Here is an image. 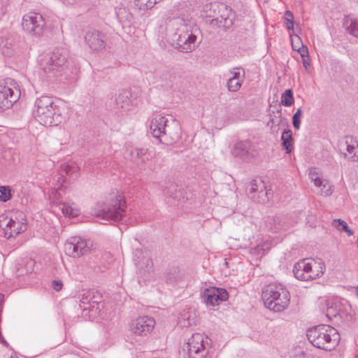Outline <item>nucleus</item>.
<instances>
[{
    "label": "nucleus",
    "mask_w": 358,
    "mask_h": 358,
    "mask_svg": "<svg viewBox=\"0 0 358 358\" xmlns=\"http://www.w3.org/2000/svg\"><path fill=\"white\" fill-rule=\"evenodd\" d=\"M45 27V20L40 13L30 12L22 17V29L31 36L41 37L43 34Z\"/></svg>",
    "instance_id": "8"
},
{
    "label": "nucleus",
    "mask_w": 358,
    "mask_h": 358,
    "mask_svg": "<svg viewBox=\"0 0 358 358\" xmlns=\"http://www.w3.org/2000/svg\"><path fill=\"white\" fill-rule=\"evenodd\" d=\"M79 308L83 310L85 317H87L88 313L95 315L99 308L97 301L92 300L90 292L82 296L80 299Z\"/></svg>",
    "instance_id": "25"
},
{
    "label": "nucleus",
    "mask_w": 358,
    "mask_h": 358,
    "mask_svg": "<svg viewBox=\"0 0 358 358\" xmlns=\"http://www.w3.org/2000/svg\"><path fill=\"white\" fill-rule=\"evenodd\" d=\"M58 181L71 182L79 176V168L75 164H62L59 171Z\"/></svg>",
    "instance_id": "20"
},
{
    "label": "nucleus",
    "mask_w": 358,
    "mask_h": 358,
    "mask_svg": "<svg viewBox=\"0 0 358 358\" xmlns=\"http://www.w3.org/2000/svg\"><path fill=\"white\" fill-rule=\"evenodd\" d=\"M126 208V201L122 194L113 192L108 201L103 203L96 215L108 221L118 222L122 219Z\"/></svg>",
    "instance_id": "6"
},
{
    "label": "nucleus",
    "mask_w": 358,
    "mask_h": 358,
    "mask_svg": "<svg viewBox=\"0 0 358 358\" xmlns=\"http://www.w3.org/2000/svg\"><path fill=\"white\" fill-rule=\"evenodd\" d=\"M208 337L196 333L189 338L187 343L183 347V351L186 352L188 358H205L208 354V350L206 346Z\"/></svg>",
    "instance_id": "10"
},
{
    "label": "nucleus",
    "mask_w": 358,
    "mask_h": 358,
    "mask_svg": "<svg viewBox=\"0 0 358 358\" xmlns=\"http://www.w3.org/2000/svg\"><path fill=\"white\" fill-rule=\"evenodd\" d=\"M173 79L174 76L166 66H160L156 68L153 72V82L160 85H168L173 81Z\"/></svg>",
    "instance_id": "23"
},
{
    "label": "nucleus",
    "mask_w": 358,
    "mask_h": 358,
    "mask_svg": "<svg viewBox=\"0 0 358 358\" xmlns=\"http://www.w3.org/2000/svg\"><path fill=\"white\" fill-rule=\"evenodd\" d=\"M294 39H296V41L297 42H300V41H301L300 38H299L298 36H296H296H294Z\"/></svg>",
    "instance_id": "51"
},
{
    "label": "nucleus",
    "mask_w": 358,
    "mask_h": 358,
    "mask_svg": "<svg viewBox=\"0 0 358 358\" xmlns=\"http://www.w3.org/2000/svg\"><path fill=\"white\" fill-rule=\"evenodd\" d=\"M346 150L348 152V155L346 153L343 154V157L345 159L352 162L358 161V142L352 141V138L350 139V141H346Z\"/></svg>",
    "instance_id": "27"
},
{
    "label": "nucleus",
    "mask_w": 358,
    "mask_h": 358,
    "mask_svg": "<svg viewBox=\"0 0 358 358\" xmlns=\"http://www.w3.org/2000/svg\"><path fill=\"white\" fill-rule=\"evenodd\" d=\"M232 155L235 157L243 160H249L255 157V148L250 141H241L236 143L233 147Z\"/></svg>",
    "instance_id": "16"
},
{
    "label": "nucleus",
    "mask_w": 358,
    "mask_h": 358,
    "mask_svg": "<svg viewBox=\"0 0 358 358\" xmlns=\"http://www.w3.org/2000/svg\"><path fill=\"white\" fill-rule=\"evenodd\" d=\"M310 264L314 272L316 273L315 275L320 278L324 274L326 269L324 262L321 259L317 260L312 259Z\"/></svg>",
    "instance_id": "32"
},
{
    "label": "nucleus",
    "mask_w": 358,
    "mask_h": 358,
    "mask_svg": "<svg viewBox=\"0 0 358 358\" xmlns=\"http://www.w3.org/2000/svg\"><path fill=\"white\" fill-rule=\"evenodd\" d=\"M202 301L207 306H215L229 298V294L225 289L211 287L206 289L201 294Z\"/></svg>",
    "instance_id": "14"
},
{
    "label": "nucleus",
    "mask_w": 358,
    "mask_h": 358,
    "mask_svg": "<svg viewBox=\"0 0 358 358\" xmlns=\"http://www.w3.org/2000/svg\"><path fill=\"white\" fill-rule=\"evenodd\" d=\"M20 92L17 87L14 89L8 85V83H0V109L9 108L20 98Z\"/></svg>",
    "instance_id": "15"
},
{
    "label": "nucleus",
    "mask_w": 358,
    "mask_h": 358,
    "mask_svg": "<svg viewBox=\"0 0 358 358\" xmlns=\"http://www.w3.org/2000/svg\"><path fill=\"white\" fill-rule=\"evenodd\" d=\"M12 198L11 189L8 186H0V201L6 202Z\"/></svg>",
    "instance_id": "37"
},
{
    "label": "nucleus",
    "mask_w": 358,
    "mask_h": 358,
    "mask_svg": "<svg viewBox=\"0 0 358 358\" xmlns=\"http://www.w3.org/2000/svg\"><path fill=\"white\" fill-rule=\"evenodd\" d=\"M355 294L358 297V287L355 288Z\"/></svg>",
    "instance_id": "50"
},
{
    "label": "nucleus",
    "mask_w": 358,
    "mask_h": 358,
    "mask_svg": "<svg viewBox=\"0 0 358 358\" xmlns=\"http://www.w3.org/2000/svg\"><path fill=\"white\" fill-rule=\"evenodd\" d=\"M168 29L176 49L182 52H190L195 50L197 37L193 34L192 24L189 18L173 17L169 20Z\"/></svg>",
    "instance_id": "1"
},
{
    "label": "nucleus",
    "mask_w": 358,
    "mask_h": 358,
    "mask_svg": "<svg viewBox=\"0 0 358 358\" xmlns=\"http://www.w3.org/2000/svg\"><path fill=\"white\" fill-rule=\"evenodd\" d=\"M10 358H17V357H11Z\"/></svg>",
    "instance_id": "57"
},
{
    "label": "nucleus",
    "mask_w": 358,
    "mask_h": 358,
    "mask_svg": "<svg viewBox=\"0 0 358 358\" xmlns=\"http://www.w3.org/2000/svg\"><path fill=\"white\" fill-rule=\"evenodd\" d=\"M303 66L307 69L308 66H309V62H307L306 59H303Z\"/></svg>",
    "instance_id": "48"
},
{
    "label": "nucleus",
    "mask_w": 358,
    "mask_h": 358,
    "mask_svg": "<svg viewBox=\"0 0 358 358\" xmlns=\"http://www.w3.org/2000/svg\"><path fill=\"white\" fill-rule=\"evenodd\" d=\"M208 12H209V13H211L212 15H217V16H219V14H218V12L216 11L215 13H214L213 11V10H211L210 11L209 10H208Z\"/></svg>",
    "instance_id": "49"
},
{
    "label": "nucleus",
    "mask_w": 358,
    "mask_h": 358,
    "mask_svg": "<svg viewBox=\"0 0 358 358\" xmlns=\"http://www.w3.org/2000/svg\"><path fill=\"white\" fill-rule=\"evenodd\" d=\"M246 193L255 202L265 203L268 201V192L264 182L260 179L251 180L246 187Z\"/></svg>",
    "instance_id": "12"
},
{
    "label": "nucleus",
    "mask_w": 358,
    "mask_h": 358,
    "mask_svg": "<svg viewBox=\"0 0 358 358\" xmlns=\"http://www.w3.org/2000/svg\"><path fill=\"white\" fill-rule=\"evenodd\" d=\"M171 187L175 188V185H171Z\"/></svg>",
    "instance_id": "53"
},
{
    "label": "nucleus",
    "mask_w": 358,
    "mask_h": 358,
    "mask_svg": "<svg viewBox=\"0 0 358 358\" xmlns=\"http://www.w3.org/2000/svg\"><path fill=\"white\" fill-rule=\"evenodd\" d=\"M332 192V185L327 180H325L321 187V194L327 196L331 195Z\"/></svg>",
    "instance_id": "41"
},
{
    "label": "nucleus",
    "mask_w": 358,
    "mask_h": 358,
    "mask_svg": "<svg viewBox=\"0 0 358 358\" xmlns=\"http://www.w3.org/2000/svg\"><path fill=\"white\" fill-rule=\"evenodd\" d=\"M257 249L258 250H260V247H259V245H258V246H257Z\"/></svg>",
    "instance_id": "55"
},
{
    "label": "nucleus",
    "mask_w": 358,
    "mask_h": 358,
    "mask_svg": "<svg viewBox=\"0 0 358 358\" xmlns=\"http://www.w3.org/2000/svg\"><path fill=\"white\" fill-rule=\"evenodd\" d=\"M208 10L210 11L213 10L214 13L217 11L219 14V16L212 15L211 13L206 15L212 18L211 24H217L218 27H222L224 29H229L233 25L235 15L229 6L224 3L213 2L205 6L204 10L208 13Z\"/></svg>",
    "instance_id": "7"
},
{
    "label": "nucleus",
    "mask_w": 358,
    "mask_h": 358,
    "mask_svg": "<svg viewBox=\"0 0 358 358\" xmlns=\"http://www.w3.org/2000/svg\"><path fill=\"white\" fill-rule=\"evenodd\" d=\"M3 225V221L1 220H0V227H2Z\"/></svg>",
    "instance_id": "52"
},
{
    "label": "nucleus",
    "mask_w": 358,
    "mask_h": 358,
    "mask_svg": "<svg viewBox=\"0 0 358 358\" xmlns=\"http://www.w3.org/2000/svg\"><path fill=\"white\" fill-rule=\"evenodd\" d=\"M292 224L287 218L281 215L268 216L265 220V227L273 233L285 231Z\"/></svg>",
    "instance_id": "17"
},
{
    "label": "nucleus",
    "mask_w": 358,
    "mask_h": 358,
    "mask_svg": "<svg viewBox=\"0 0 358 358\" xmlns=\"http://www.w3.org/2000/svg\"><path fill=\"white\" fill-rule=\"evenodd\" d=\"M285 18L286 20L287 28V29H294V16L290 10H287L285 13Z\"/></svg>",
    "instance_id": "42"
},
{
    "label": "nucleus",
    "mask_w": 358,
    "mask_h": 358,
    "mask_svg": "<svg viewBox=\"0 0 358 358\" xmlns=\"http://www.w3.org/2000/svg\"><path fill=\"white\" fill-rule=\"evenodd\" d=\"M282 145L286 150V153H290L292 150V132L289 129H285L281 135Z\"/></svg>",
    "instance_id": "28"
},
{
    "label": "nucleus",
    "mask_w": 358,
    "mask_h": 358,
    "mask_svg": "<svg viewBox=\"0 0 358 358\" xmlns=\"http://www.w3.org/2000/svg\"><path fill=\"white\" fill-rule=\"evenodd\" d=\"M296 44H298V45H295L294 44V38L293 37H292V48L294 50H297V51H299V49H300V42H296Z\"/></svg>",
    "instance_id": "47"
},
{
    "label": "nucleus",
    "mask_w": 358,
    "mask_h": 358,
    "mask_svg": "<svg viewBox=\"0 0 358 358\" xmlns=\"http://www.w3.org/2000/svg\"><path fill=\"white\" fill-rule=\"evenodd\" d=\"M262 297L265 307L273 312H282L290 303V294L281 284H270L262 289Z\"/></svg>",
    "instance_id": "3"
},
{
    "label": "nucleus",
    "mask_w": 358,
    "mask_h": 358,
    "mask_svg": "<svg viewBox=\"0 0 358 358\" xmlns=\"http://www.w3.org/2000/svg\"><path fill=\"white\" fill-rule=\"evenodd\" d=\"M303 110L301 108H298L296 113L294 114L292 117V124L293 127L295 129L299 130L300 129L301 125V116L302 115Z\"/></svg>",
    "instance_id": "39"
},
{
    "label": "nucleus",
    "mask_w": 358,
    "mask_h": 358,
    "mask_svg": "<svg viewBox=\"0 0 358 358\" xmlns=\"http://www.w3.org/2000/svg\"><path fill=\"white\" fill-rule=\"evenodd\" d=\"M357 247H358V239H357Z\"/></svg>",
    "instance_id": "58"
},
{
    "label": "nucleus",
    "mask_w": 358,
    "mask_h": 358,
    "mask_svg": "<svg viewBox=\"0 0 358 358\" xmlns=\"http://www.w3.org/2000/svg\"><path fill=\"white\" fill-rule=\"evenodd\" d=\"M316 273L314 272V270L313 269V268H311V271H310L308 272V275H306V279L305 281H308V280H315V279H317V278H319V276H316Z\"/></svg>",
    "instance_id": "45"
},
{
    "label": "nucleus",
    "mask_w": 358,
    "mask_h": 358,
    "mask_svg": "<svg viewBox=\"0 0 358 358\" xmlns=\"http://www.w3.org/2000/svg\"><path fill=\"white\" fill-rule=\"evenodd\" d=\"M311 264L307 262L306 259H302L294 264L293 267V273L296 278L300 280H306V275L311 271Z\"/></svg>",
    "instance_id": "26"
},
{
    "label": "nucleus",
    "mask_w": 358,
    "mask_h": 358,
    "mask_svg": "<svg viewBox=\"0 0 358 358\" xmlns=\"http://www.w3.org/2000/svg\"><path fill=\"white\" fill-rule=\"evenodd\" d=\"M124 155L125 157H129L136 164H145L150 159V155L147 148H128L126 150Z\"/></svg>",
    "instance_id": "24"
},
{
    "label": "nucleus",
    "mask_w": 358,
    "mask_h": 358,
    "mask_svg": "<svg viewBox=\"0 0 358 358\" xmlns=\"http://www.w3.org/2000/svg\"><path fill=\"white\" fill-rule=\"evenodd\" d=\"M57 204H58V203H55V204L52 205V207H55V208H56V205H57Z\"/></svg>",
    "instance_id": "54"
},
{
    "label": "nucleus",
    "mask_w": 358,
    "mask_h": 358,
    "mask_svg": "<svg viewBox=\"0 0 358 358\" xmlns=\"http://www.w3.org/2000/svg\"><path fill=\"white\" fill-rule=\"evenodd\" d=\"M180 134L181 131L178 123L175 120H172L171 122L168 120L167 127L165 128L160 142L166 144H171L179 139Z\"/></svg>",
    "instance_id": "19"
},
{
    "label": "nucleus",
    "mask_w": 358,
    "mask_h": 358,
    "mask_svg": "<svg viewBox=\"0 0 358 358\" xmlns=\"http://www.w3.org/2000/svg\"><path fill=\"white\" fill-rule=\"evenodd\" d=\"M155 326V320L149 316L138 317L133 320L130 324L132 333L141 336H146L150 334Z\"/></svg>",
    "instance_id": "13"
},
{
    "label": "nucleus",
    "mask_w": 358,
    "mask_h": 358,
    "mask_svg": "<svg viewBox=\"0 0 358 358\" xmlns=\"http://www.w3.org/2000/svg\"><path fill=\"white\" fill-rule=\"evenodd\" d=\"M162 0H134V4L140 10H145L152 8Z\"/></svg>",
    "instance_id": "34"
},
{
    "label": "nucleus",
    "mask_w": 358,
    "mask_h": 358,
    "mask_svg": "<svg viewBox=\"0 0 358 358\" xmlns=\"http://www.w3.org/2000/svg\"><path fill=\"white\" fill-rule=\"evenodd\" d=\"M92 242L80 236L70 237L64 244V252L66 255L78 258L90 253Z\"/></svg>",
    "instance_id": "9"
},
{
    "label": "nucleus",
    "mask_w": 358,
    "mask_h": 358,
    "mask_svg": "<svg viewBox=\"0 0 358 358\" xmlns=\"http://www.w3.org/2000/svg\"><path fill=\"white\" fill-rule=\"evenodd\" d=\"M243 71V75L242 78H241V72L239 71L238 68H234L229 71L230 74L232 75L231 78H229L228 80H243L245 78V71L244 69H242Z\"/></svg>",
    "instance_id": "40"
},
{
    "label": "nucleus",
    "mask_w": 358,
    "mask_h": 358,
    "mask_svg": "<svg viewBox=\"0 0 358 358\" xmlns=\"http://www.w3.org/2000/svg\"><path fill=\"white\" fill-rule=\"evenodd\" d=\"M343 27L351 35L358 38V21L349 16L344 18Z\"/></svg>",
    "instance_id": "29"
},
{
    "label": "nucleus",
    "mask_w": 358,
    "mask_h": 358,
    "mask_svg": "<svg viewBox=\"0 0 358 358\" xmlns=\"http://www.w3.org/2000/svg\"><path fill=\"white\" fill-rule=\"evenodd\" d=\"M293 92L291 89L286 90L281 97V104L286 107H289L294 103Z\"/></svg>",
    "instance_id": "35"
},
{
    "label": "nucleus",
    "mask_w": 358,
    "mask_h": 358,
    "mask_svg": "<svg viewBox=\"0 0 358 358\" xmlns=\"http://www.w3.org/2000/svg\"><path fill=\"white\" fill-rule=\"evenodd\" d=\"M269 120L267 123V126L271 129H275L281 122V109H277L276 112L272 111L269 113Z\"/></svg>",
    "instance_id": "31"
},
{
    "label": "nucleus",
    "mask_w": 358,
    "mask_h": 358,
    "mask_svg": "<svg viewBox=\"0 0 358 358\" xmlns=\"http://www.w3.org/2000/svg\"><path fill=\"white\" fill-rule=\"evenodd\" d=\"M355 358H358V353L355 355Z\"/></svg>",
    "instance_id": "56"
},
{
    "label": "nucleus",
    "mask_w": 358,
    "mask_h": 358,
    "mask_svg": "<svg viewBox=\"0 0 358 358\" xmlns=\"http://www.w3.org/2000/svg\"><path fill=\"white\" fill-rule=\"evenodd\" d=\"M115 103L117 108L128 111L132 106L137 105L138 101L130 90H124L116 97Z\"/></svg>",
    "instance_id": "18"
},
{
    "label": "nucleus",
    "mask_w": 358,
    "mask_h": 358,
    "mask_svg": "<svg viewBox=\"0 0 358 358\" xmlns=\"http://www.w3.org/2000/svg\"><path fill=\"white\" fill-rule=\"evenodd\" d=\"M316 187H321L325 180H322L320 178H317L313 181Z\"/></svg>",
    "instance_id": "46"
},
{
    "label": "nucleus",
    "mask_w": 358,
    "mask_h": 358,
    "mask_svg": "<svg viewBox=\"0 0 358 358\" xmlns=\"http://www.w3.org/2000/svg\"><path fill=\"white\" fill-rule=\"evenodd\" d=\"M340 313V308L338 306L334 303H327V313L326 315L329 319H331L332 317H335L337 315H339Z\"/></svg>",
    "instance_id": "36"
},
{
    "label": "nucleus",
    "mask_w": 358,
    "mask_h": 358,
    "mask_svg": "<svg viewBox=\"0 0 358 358\" xmlns=\"http://www.w3.org/2000/svg\"><path fill=\"white\" fill-rule=\"evenodd\" d=\"M62 282L61 280H53L52 282V287L57 292L62 289Z\"/></svg>",
    "instance_id": "43"
},
{
    "label": "nucleus",
    "mask_w": 358,
    "mask_h": 358,
    "mask_svg": "<svg viewBox=\"0 0 358 358\" xmlns=\"http://www.w3.org/2000/svg\"><path fill=\"white\" fill-rule=\"evenodd\" d=\"M27 228V220L24 214L18 212L14 216L10 217L3 228L4 237L8 239L16 237L20 234L25 231Z\"/></svg>",
    "instance_id": "11"
},
{
    "label": "nucleus",
    "mask_w": 358,
    "mask_h": 358,
    "mask_svg": "<svg viewBox=\"0 0 358 358\" xmlns=\"http://www.w3.org/2000/svg\"><path fill=\"white\" fill-rule=\"evenodd\" d=\"M56 208H58L65 216L76 217L79 214L78 209L73 207L69 202L58 203Z\"/></svg>",
    "instance_id": "30"
},
{
    "label": "nucleus",
    "mask_w": 358,
    "mask_h": 358,
    "mask_svg": "<svg viewBox=\"0 0 358 358\" xmlns=\"http://www.w3.org/2000/svg\"><path fill=\"white\" fill-rule=\"evenodd\" d=\"M243 83V80H227V86L228 90L230 92H237L241 88Z\"/></svg>",
    "instance_id": "38"
},
{
    "label": "nucleus",
    "mask_w": 358,
    "mask_h": 358,
    "mask_svg": "<svg viewBox=\"0 0 358 358\" xmlns=\"http://www.w3.org/2000/svg\"><path fill=\"white\" fill-rule=\"evenodd\" d=\"M309 341L316 348L330 351L338 343L339 335L336 330L329 325H319L310 329L307 332Z\"/></svg>",
    "instance_id": "4"
},
{
    "label": "nucleus",
    "mask_w": 358,
    "mask_h": 358,
    "mask_svg": "<svg viewBox=\"0 0 358 358\" xmlns=\"http://www.w3.org/2000/svg\"><path fill=\"white\" fill-rule=\"evenodd\" d=\"M39 65L48 77H58L67 73L68 62L59 49L41 55Z\"/></svg>",
    "instance_id": "5"
},
{
    "label": "nucleus",
    "mask_w": 358,
    "mask_h": 358,
    "mask_svg": "<svg viewBox=\"0 0 358 358\" xmlns=\"http://www.w3.org/2000/svg\"><path fill=\"white\" fill-rule=\"evenodd\" d=\"M309 178L313 182L314 181V179H317V178H320L318 176L317 173L316 172V168H310L309 169Z\"/></svg>",
    "instance_id": "44"
},
{
    "label": "nucleus",
    "mask_w": 358,
    "mask_h": 358,
    "mask_svg": "<svg viewBox=\"0 0 358 358\" xmlns=\"http://www.w3.org/2000/svg\"><path fill=\"white\" fill-rule=\"evenodd\" d=\"M332 226L340 231H345L348 236H352L354 233L353 230L349 228L347 223L341 219L334 220Z\"/></svg>",
    "instance_id": "33"
},
{
    "label": "nucleus",
    "mask_w": 358,
    "mask_h": 358,
    "mask_svg": "<svg viewBox=\"0 0 358 358\" xmlns=\"http://www.w3.org/2000/svg\"><path fill=\"white\" fill-rule=\"evenodd\" d=\"M33 114L36 120L45 127L57 126L66 119L64 108L48 96H41L36 99Z\"/></svg>",
    "instance_id": "2"
},
{
    "label": "nucleus",
    "mask_w": 358,
    "mask_h": 358,
    "mask_svg": "<svg viewBox=\"0 0 358 358\" xmlns=\"http://www.w3.org/2000/svg\"><path fill=\"white\" fill-rule=\"evenodd\" d=\"M85 40L92 50H99L105 47L104 35L97 30L87 31Z\"/></svg>",
    "instance_id": "22"
},
{
    "label": "nucleus",
    "mask_w": 358,
    "mask_h": 358,
    "mask_svg": "<svg viewBox=\"0 0 358 358\" xmlns=\"http://www.w3.org/2000/svg\"><path fill=\"white\" fill-rule=\"evenodd\" d=\"M168 119L165 116L157 115L155 116L150 124V130L152 136L161 141L166 127H167Z\"/></svg>",
    "instance_id": "21"
}]
</instances>
